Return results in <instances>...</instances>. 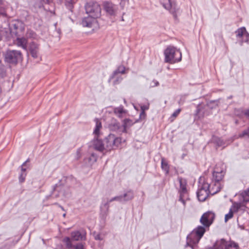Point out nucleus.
Returning a JSON list of instances; mask_svg holds the SVG:
<instances>
[{
	"label": "nucleus",
	"instance_id": "1",
	"mask_svg": "<svg viewBox=\"0 0 249 249\" xmlns=\"http://www.w3.org/2000/svg\"><path fill=\"white\" fill-rule=\"evenodd\" d=\"M206 231L205 227L201 226L195 229L187 237V245L194 248L199 242Z\"/></svg>",
	"mask_w": 249,
	"mask_h": 249
},
{
	"label": "nucleus",
	"instance_id": "2",
	"mask_svg": "<svg viewBox=\"0 0 249 249\" xmlns=\"http://www.w3.org/2000/svg\"><path fill=\"white\" fill-rule=\"evenodd\" d=\"M165 62L170 63L178 62L181 60L182 54L179 50L169 46L164 51Z\"/></svg>",
	"mask_w": 249,
	"mask_h": 249
},
{
	"label": "nucleus",
	"instance_id": "3",
	"mask_svg": "<svg viewBox=\"0 0 249 249\" xmlns=\"http://www.w3.org/2000/svg\"><path fill=\"white\" fill-rule=\"evenodd\" d=\"M22 53L18 50H7L4 54V59L5 62L16 65L22 60Z\"/></svg>",
	"mask_w": 249,
	"mask_h": 249
},
{
	"label": "nucleus",
	"instance_id": "4",
	"mask_svg": "<svg viewBox=\"0 0 249 249\" xmlns=\"http://www.w3.org/2000/svg\"><path fill=\"white\" fill-rule=\"evenodd\" d=\"M105 149L110 150L119 147L122 143V139L116 137L114 134H110L104 140Z\"/></svg>",
	"mask_w": 249,
	"mask_h": 249
},
{
	"label": "nucleus",
	"instance_id": "5",
	"mask_svg": "<svg viewBox=\"0 0 249 249\" xmlns=\"http://www.w3.org/2000/svg\"><path fill=\"white\" fill-rule=\"evenodd\" d=\"M86 13L89 16L98 18L100 17L101 9L100 5L94 1H89L85 5Z\"/></svg>",
	"mask_w": 249,
	"mask_h": 249
},
{
	"label": "nucleus",
	"instance_id": "6",
	"mask_svg": "<svg viewBox=\"0 0 249 249\" xmlns=\"http://www.w3.org/2000/svg\"><path fill=\"white\" fill-rule=\"evenodd\" d=\"M178 180L180 184L179 201H181L185 206L186 200L188 199L187 191L186 189L187 181L185 179L181 177L178 178Z\"/></svg>",
	"mask_w": 249,
	"mask_h": 249
},
{
	"label": "nucleus",
	"instance_id": "7",
	"mask_svg": "<svg viewBox=\"0 0 249 249\" xmlns=\"http://www.w3.org/2000/svg\"><path fill=\"white\" fill-rule=\"evenodd\" d=\"M211 185L207 182L204 181L199 186L197 192V196L200 201H204L210 194L209 188Z\"/></svg>",
	"mask_w": 249,
	"mask_h": 249
},
{
	"label": "nucleus",
	"instance_id": "8",
	"mask_svg": "<svg viewBox=\"0 0 249 249\" xmlns=\"http://www.w3.org/2000/svg\"><path fill=\"white\" fill-rule=\"evenodd\" d=\"M9 30L12 36H18L24 30L23 23L19 20L12 21L9 24Z\"/></svg>",
	"mask_w": 249,
	"mask_h": 249
},
{
	"label": "nucleus",
	"instance_id": "9",
	"mask_svg": "<svg viewBox=\"0 0 249 249\" xmlns=\"http://www.w3.org/2000/svg\"><path fill=\"white\" fill-rule=\"evenodd\" d=\"M215 218V214L212 212H207L201 216L200 221L205 227H209Z\"/></svg>",
	"mask_w": 249,
	"mask_h": 249
},
{
	"label": "nucleus",
	"instance_id": "10",
	"mask_svg": "<svg viewBox=\"0 0 249 249\" xmlns=\"http://www.w3.org/2000/svg\"><path fill=\"white\" fill-rule=\"evenodd\" d=\"M160 3L165 9L175 15L178 10L175 2L172 1L171 0H160Z\"/></svg>",
	"mask_w": 249,
	"mask_h": 249
},
{
	"label": "nucleus",
	"instance_id": "11",
	"mask_svg": "<svg viewBox=\"0 0 249 249\" xmlns=\"http://www.w3.org/2000/svg\"><path fill=\"white\" fill-rule=\"evenodd\" d=\"M103 7L107 14L113 16H115L116 15L118 7L112 2L105 1L104 2Z\"/></svg>",
	"mask_w": 249,
	"mask_h": 249
},
{
	"label": "nucleus",
	"instance_id": "12",
	"mask_svg": "<svg viewBox=\"0 0 249 249\" xmlns=\"http://www.w3.org/2000/svg\"><path fill=\"white\" fill-rule=\"evenodd\" d=\"M95 17L89 15L88 17L84 18L81 22V24L84 27L91 28L96 23Z\"/></svg>",
	"mask_w": 249,
	"mask_h": 249
},
{
	"label": "nucleus",
	"instance_id": "13",
	"mask_svg": "<svg viewBox=\"0 0 249 249\" xmlns=\"http://www.w3.org/2000/svg\"><path fill=\"white\" fill-rule=\"evenodd\" d=\"M63 242L65 244L66 247L69 249L74 248V249H85L82 243H79L73 246L71 243V238L68 237H65L63 239Z\"/></svg>",
	"mask_w": 249,
	"mask_h": 249
},
{
	"label": "nucleus",
	"instance_id": "14",
	"mask_svg": "<svg viewBox=\"0 0 249 249\" xmlns=\"http://www.w3.org/2000/svg\"><path fill=\"white\" fill-rule=\"evenodd\" d=\"M108 127L111 131H119L121 132L122 129V126L121 125L120 123L114 118L111 119L108 124Z\"/></svg>",
	"mask_w": 249,
	"mask_h": 249
},
{
	"label": "nucleus",
	"instance_id": "15",
	"mask_svg": "<svg viewBox=\"0 0 249 249\" xmlns=\"http://www.w3.org/2000/svg\"><path fill=\"white\" fill-rule=\"evenodd\" d=\"M29 50L33 57L35 58L38 57L39 55V47L37 44L35 42L30 43Z\"/></svg>",
	"mask_w": 249,
	"mask_h": 249
},
{
	"label": "nucleus",
	"instance_id": "16",
	"mask_svg": "<svg viewBox=\"0 0 249 249\" xmlns=\"http://www.w3.org/2000/svg\"><path fill=\"white\" fill-rule=\"evenodd\" d=\"M104 142L96 138L93 141V146L95 149L99 151H103L105 150Z\"/></svg>",
	"mask_w": 249,
	"mask_h": 249
},
{
	"label": "nucleus",
	"instance_id": "17",
	"mask_svg": "<svg viewBox=\"0 0 249 249\" xmlns=\"http://www.w3.org/2000/svg\"><path fill=\"white\" fill-rule=\"evenodd\" d=\"M27 39L24 37H17L15 41V44L19 47L22 48L23 49L27 50Z\"/></svg>",
	"mask_w": 249,
	"mask_h": 249
},
{
	"label": "nucleus",
	"instance_id": "18",
	"mask_svg": "<svg viewBox=\"0 0 249 249\" xmlns=\"http://www.w3.org/2000/svg\"><path fill=\"white\" fill-rule=\"evenodd\" d=\"M209 184L211 185L210 187L209 188L210 194L213 195L220 191L221 189L220 183L212 181V182Z\"/></svg>",
	"mask_w": 249,
	"mask_h": 249
},
{
	"label": "nucleus",
	"instance_id": "19",
	"mask_svg": "<svg viewBox=\"0 0 249 249\" xmlns=\"http://www.w3.org/2000/svg\"><path fill=\"white\" fill-rule=\"evenodd\" d=\"M213 249H228V242L224 239L217 240L213 246Z\"/></svg>",
	"mask_w": 249,
	"mask_h": 249
},
{
	"label": "nucleus",
	"instance_id": "20",
	"mask_svg": "<svg viewBox=\"0 0 249 249\" xmlns=\"http://www.w3.org/2000/svg\"><path fill=\"white\" fill-rule=\"evenodd\" d=\"M134 122L129 119H125L123 121L121 132L126 133L127 129L133 125Z\"/></svg>",
	"mask_w": 249,
	"mask_h": 249
},
{
	"label": "nucleus",
	"instance_id": "21",
	"mask_svg": "<svg viewBox=\"0 0 249 249\" xmlns=\"http://www.w3.org/2000/svg\"><path fill=\"white\" fill-rule=\"evenodd\" d=\"M113 201H118L119 202H123V196H115L110 200H109L106 203L104 204L103 206L101 207L102 212L103 211V208H105L106 209V211L107 212L109 208V203Z\"/></svg>",
	"mask_w": 249,
	"mask_h": 249
},
{
	"label": "nucleus",
	"instance_id": "22",
	"mask_svg": "<svg viewBox=\"0 0 249 249\" xmlns=\"http://www.w3.org/2000/svg\"><path fill=\"white\" fill-rule=\"evenodd\" d=\"M114 113L119 118H122L126 114V111L123 106L115 107L113 109Z\"/></svg>",
	"mask_w": 249,
	"mask_h": 249
},
{
	"label": "nucleus",
	"instance_id": "23",
	"mask_svg": "<svg viewBox=\"0 0 249 249\" xmlns=\"http://www.w3.org/2000/svg\"><path fill=\"white\" fill-rule=\"evenodd\" d=\"M85 237L79 231H74L71 233V241H79L85 239Z\"/></svg>",
	"mask_w": 249,
	"mask_h": 249
},
{
	"label": "nucleus",
	"instance_id": "24",
	"mask_svg": "<svg viewBox=\"0 0 249 249\" xmlns=\"http://www.w3.org/2000/svg\"><path fill=\"white\" fill-rule=\"evenodd\" d=\"M223 173L222 171L217 172L214 171L213 172V181L214 182H216L218 183H220V181H221L223 177Z\"/></svg>",
	"mask_w": 249,
	"mask_h": 249
},
{
	"label": "nucleus",
	"instance_id": "25",
	"mask_svg": "<svg viewBox=\"0 0 249 249\" xmlns=\"http://www.w3.org/2000/svg\"><path fill=\"white\" fill-rule=\"evenodd\" d=\"M236 36L237 37H249V34L247 32L245 27H241L238 29L236 32Z\"/></svg>",
	"mask_w": 249,
	"mask_h": 249
},
{
	"label": "nucleus",
	"instance_id": "26",
	"mask_svg": "<svg viewBox=\"0 0 249 249\" xmlns=\"http://www.w3.org/2000/svg\"><path fill=\"white\" fill-rule=\"evenodd\" d=\"M31 2L34 4L35 7L41 8L44 3H49L50 0H31Z\"/></svg>",
	"mask_w": 249,
	"mask_h": 249
},
{
	"label": "nucleus",
	"instance_id": "27",
	"mask_svg": "<svg viewBox=\"0 0 249 249\" xmlns=\"http://www.w3.org/2000/svg\"><path fill=\"white\" fill-rule=\"evenodd\" d=\"M123 196V201H126L131 200L134 197L133 192L132 191H128Z\"/></svg>",
	"mask_w": 249,
	"mask_h": 249
},
{
	"label": "nucleus",
	"instance_id": "28",
	"mask_svg": "<svg viewBox=\"0 0 249 249\" xmlns=\"http://www.w3.org/2000/svg\"><path fill=\"white\" fill-rule=\"evenodd\" d=\"M96 125L95 129L93 131V133L95 134V136H98L100 134V130L102 128V124L101 122L96 119Z\"/></svg>",
	"mask_w": 249,
	"mask_h": 249
},
{
	"label": "nucleus",
	"instance_id": "29",
	"mask_svg": "<svg viewBox=\"0 0 249 249\" xmlns=\"http://www.w3.org/2000/svg\"><path fill=\"white\" fill-rule=\"evenodd\" d=\"M125 68L123 66H120L117 69L115 70L112 74V78H114L115 76H117L119 73L124 74L125 73Z\"/></svg>",
	"mask_w": 249,
	"mask_h": 249
},
{
	"label": "nucleus",
	"instance_id": "30",
	"mask_svg": "<svg viewBox=\"0 0 249 249\" xmlns=\"http://www.w3.org/2000/svg\"><path fill=\"white\" fill-rule=\"evenodd\" d=\"M122 79H123V78L121 76H119L118 74L117 76H115V77L114 78H112V75L111 76V77H110L109 80V81L112 80L113 85H118L119 83H120L122 81Z\"/></svg>",
	"mask_w": 249,
	"mask_h": 249
},
{
	"label": "nucleus",
	"instance_id": "31",
	"mask_svg": "<svg viewBox=\"0 0 249 249\" xmlns=\"http://www.w3.org/2000/svg\"><path fill=\"white\" fill-rule=\"evenodd\" d=\"M241 196L243 198L244 202H249V188H248L246 190L243 191L241 194Z\"/></svg>",
	"mask_w": 249,
	"mask_h": 249
},
{
	"label": "nucleus",
	"instance_id": "32",
	"mask_svg": "<svg viewBox=\"0 0 249 249\" xmlns=\"http://www.w3.org/2000/svg\"><path fill=\"white\" fill-rule=\"evenodd\" d=\"M242 206V204L241 202L238 203L234 202H233L231 208V209H232V210L233 212H237L241 208Z\"/></svg>",
	"mask_w": 249,
	"mask_h": 249
},
{
	"label": "nucleus",
	"instance_id": "33",
	"mask_svg": "<svg viewBox=\"0 0 249 249\" xmlns=\"http://www.w3.org/2000/svg\"><path fill=\"white\" fill-rule=\"evenodd\" d=\"M239 137L240 138L249 139V126L240 133Z\"/></svg>",
	"mask_w": 249,
	"mask_h": 249
},
{
	"label": "nucleus",
	"instance_id": "34",
	"mask_svg": "<svg viewBox=\"0 0 249 249\" xmlns=\"http://www.w3.org/2000/svg\"><path fill=\"white\" fill-rule=\"evenodd\" d=\"M161 168L167 174L169 173V167L167 162L164 160V159H162L161 160Z\"/></svg>",
	"mask_w": 249,
	"mask_h": 249
},
{
	"label": "nucleus",
	"instance_id": "35",
	"mask_svg": "<svg viewBox=\"0 0 249 249\" xmlns=\"http://www.w3.org/2000/svg\"><path fill=\"white\" fill-rule=\"evenodd\" d=\"M74 2V1L73 0H65L66 6L71 11H72V9L73 8V4Z\"/></svg>",
	"mask_w": 249,
	"mask_h": 249
},
{
	"label": "nucleus",
	"instance_id": "36",
	"mask_svg": "<svg viewBox=\"0 0 249 249\" xmlns=\"http://www.w3.org/2000/svg\"><path fill=\"white\" fill-rule=\"evenodd\" d=\"M233 216V212L232 209L230 210L228 213L226 214L225 216V221L227 222L229 219H231Z\"/></svg>",
	"mask_w": 249,
	"mask_h": 249
},
{
	"label": "nucleus",
	"instance_id": "37",
	"mask_svg": "<svg viewBox=\"0 0 249 249\" xmlns=\"http://www.w3.org/2000/svg\"><path fill=\"white\" fill-rule=\"evenodd\" d=\"M196 116L198 117V119L202 118L204 117L203 113L202 112V109L199 107L197 109Z\"/></svg>",
	"mask_w": 249,
	"mask_h": 249
},
{
	"label": "nucleus",
	"instance_id": "38",
	"mask_svg": "<svg viewBox=\"0 0 249 249\" xmlns=\"http://www.w3.org/2000/svg\"><path fill=\"white\" fill-rule=\"evenodd\" d=\"M228 249H230V248L233 247L234 249H237L238 246V245L233 242H231L230 243H228Z\"/></svg>",
	"mask_w": 249,
	"mask_h": 249
},
{
	"label": "nucleus",
	"instance_id": "39",
	"mask_svg": "<svg viewBox=\"0 0 249 249\" xmlns=\"http://www.w3.org/2000/svg\"><path fill=\"white\" fill-rule=\"evenodd\" d=\"M26 176V173H21L19 177V181L20 182L22 183L24 181L25 177Z\"/></svg>",
	"mask_w": 249,
	"mask_h": 249
},
{
	"label": "nucleus",
	"instance_id": "40",
	"mask_svg": "<svg viewBox=\"0 0 249 249\" xmlns=\"http://www.w3.org/2000/svg\"><path fill=\"white\" fill-rule=\"evenodd\" d=\"M36 34L34 32L31 30H28L26 33V36L27 37L34 38Z\"/></svg>",
	"mask_w": 249,
	"mask_h": 249
},
{
	"label": "nucleus",
	"instance_id": "41",
	"mask_svg": "<svg viewBox=\"0 0 249 249\" xmlns=\"http://www.w3.org/2000/svg\"><path fill=\"white\" fill-rule=\"evenodd\" d=\"M159 85V83L158 81H157L156 80H153L150 83V88H153L156 86H158Z\"/></svg>",
	"mask_w": 249,
	"mask_h": 249
},
{
	"label": "nucleus",
	"instance_id": "42",
	"mask_svg": "<svg viewBox=\"0 0 249 249\" xmlns=\"http://www.w3.org/2000/svg\"><path fill=\"white\" fill-rule=\"evenodd\" d=\"M181 111V109L178 108L177 109L172 115L171 117L176 118L177 117L178 114L180 113Z\"/></svg>",
	"mask_w": 249,
	"mask_h": 249
},
{
	"label": "nucleus",
	"instance_id": "43",
	"mask_svg": "<svg viewBox=\"0 0 249 249\" xmlns=\"http://www.w3.org/2000/svg\"><path fill=\"white\" fill-rule=\"evenodd\" d=\"M243 115H244L247 117H249V108L242 111Z\"/></svg>",
	"mask_w": 249,
	"mask_h": 249
},
{
	"label": "nucleus",
	"instance_id": "44",
	"mask_svg": "<svg viewBox=\"0 0 249 249\" xmlns=\"http://www.w3.org/2000/svg\"><path fill=\"white\" fill-rule=\"evenodd\" d=\"M244 42L249 43V37L244 38L243 37L242 40L240 41V45H242V44Z\"/></svg>",
	"mask_w": 249,
	"mask_h": 249
},
{
	"label": "nucleus",
	"instance_id": "45",
	"mask_svg": "<svg viewBox=\"0 0 249 249\" xmlns=\"http://www.w3.org/2000/svg\"><path fill=\"white\" fill-rule=\"evenodd\" d=\"M29 161V160H27L26 161H25L21 165V173H25L26 169L23 167L26 165V163Z\"/></svg>",
	"mask_w": 249,
	"mask_h": 249
},
{
	"label": "nucleus",
	"instance_id": "46",
	"mask_svg": "<svg viewBox=\"0 0 249 249\" xmlns=\"http://www.w3.org/2000/svg\"><path fill=\"white\" fill-rule=\"evenodd\" d=\"M94 239L96 240H102L103 239L100 234H95L94 235Z\"/></svg>",
	"mask_w": 249,
	"mask_h": 249
},
{
	"label": "nucleus",
	"instance_id": "47",
	"mask_svg": "<svg viewBox=\"0 0 249 249\" xmlns=\"http://www.w3.org/2000/svg\"><path fill=\"white\" fill-rule=\"evenodd\" d=\"M142 111H145L149 108V105H143L141 107Z\"/></svg>",
	"mask_w": 249,
	"mask_h": 249
},
{
	"label": "nucleus",
	"instance_id": "48",
	"mask_svg": "<svg viewBox=\"0 0 249 249\" xmlns=\"http://www.w3.org/2000/svg\"><path fill=\"white\" fill-rule=\"evenodd\" d=\"M146 116V113L145 111H142L140 113V118H144Z\"/></svg>",
	"mask_w": 249,
	"mask_h": 249
},
{
	"label": "nucleus",
	"instance_id": "49",
	"mask_svg": "<svg viewBox=\"0 0 249 249\" xmlns=\"http://www.w3.org/2000/svg\"><path fill=\"white\" fill-rule=\"evenodd\" d=\"M127 1H124L123 0H121V2H120V5L121 6L124 8L125 5V3Z\"/></svg>",
	"mask_w": 249,
	"mask_h": 249
},
{
	"label": "nucleus",
	"instance_id": "50",
	"mask_svg": "<svg viewBox=\"0 0 249 249\" xmlns=\"http://www.w3.org/2000/svg\"><path fill=\"white\" fill-rule=\"evenodd\" d=\"M218 145L219 146H221L222 145V142L220 140H219V142H218Z\"/></svg>",
	"mask_w": 249,
	"mask_h": 249
},
{
	"label": "nucleus",
	"instance_id": "51",
	"mask_svg": "<svg viewBox=\"0 0 249 249\" xmlns=\"http://www.w3.org/2000/svg\"><path fill=\"white\" fill-rule=\"evenodd\" d=\"M3 0H0V5H1L3 4Z\"/></svg>",
	"mask_w": 249,
	"mask_h": 249
},
{
	"label": "nucleus",
	"instance_id": "52",
	"mask_svg": "<svg viewBox=\"0 0 249 249\" xmlns=\"http://www.w3.org/2000/svg\"><path fill=\"white\" fill-rule=\"evenodd\" d=\"M59 196V195L58 194H57V195H55V197H58Z\"/></svg>",
	"mask_w": 249,
	"mask_h": 249
},
{
	"label": "nucleus",
	"instance_id": "53",
	"mask_svg": "<svg viewBox=\"0 0 249 249\" xmlns=\"http://www.w3.org/2000/svg\"><path fill=\"white\" fill-rule=\"evenodd\" d=\"M122 20H123V21H124V19L123 18H122Z\"/></svg>",
	"mask_w": 249,
	"mask_h": 249
},
{
	"label": "nucleus",
	"instance_id": "54",
	"mask_svg": "<svg viewBox=\"0 0 249 249\" xmlns=\"http://www.w3.org/2000/svg\"><path fill=\"white\" fill-rule=\"evenodd\" d=\"M92 156L94 157V154H92Z\"/></svg>",
	"mask_w": 249,
	"mask_h": 249
}]
</instances>
